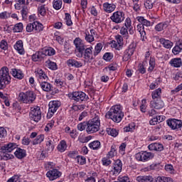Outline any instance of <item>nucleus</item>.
<instances>
[{
    "label": "nucleus",
    "instance_id": "1",
    "mask_svg": "<svg viewBox=\"0 0 182 182\" xmlns=\"http://www.w3.org/2000/svg\"><path fill=\"white\" fill-rule=\"evenodd\" d=\"M106 119H111L115 123H120L122 119L124 117V114L122 112L120 105L112 106L105 114Z\"/></svg>",
    "mask_w": 182,
    "mask_h": 182
},
{
    "label": "nucleus",
    "instance_id": "2",
    "mask_svg": "<svg viewBox=\"0 0 182 182\" xmlns=\"http://www.w3.org/2000/svg\"><path fill=\"white\" fill-rule=\"evenodd\" d=\"M99 130H100V118L95 115L94 118L87 122L86 132L88 134H92Z\"/></svg>",
    "mask_w": 182,
    "mask_h": 182
},
{
    "label": "nucleus",
    "instance_id": "3",
    "mask_svg": "<svg viewBox=\"0 0 182 182\" xmlns=\"http://www.w3.org/2000/svg\"><path fill=\"white\" fill-rule=\"evenodd\" d=\"M11 82V76L9 75V69L7 67H3L0 70V90L5 89L6 85Z\"/></svg>",
    "mask_w": 182,
    "mask_h": 182
},
{
    "label": "nucleus",
    "instance_id": "4",
    "mask_svg": "<svg viewBox=\"0 0 182 182\" xmlns=\"http://www.w3.org/2000/svg\"><path fill=\"white\" fill-rule=\"evenodd\" d=\"M16 146V144L15 143H9L1 146L0 149L1 151L0 152V160H9L11 155L8 153H11L13 150H15Z\"/></svg>",
    "mask_w": 182,
    "mask_h": 182
},
{
    "label": "nucleus",
    "instance_id": "5",
    "mask_svg": "<svg viewBox=\"0 0 182 182\" xmlns=\"http://www.w3.org/2000/svg\"><path fill=\"white\" fill-rule=\"evenodd\" d=\"M36 99V95L33 91H26V92H20L18 97V102L22 103H33Z\"/></svg>",
    "mask_w": 182,
    "mask_h": 182
},
{
    "label": "nucleus",
    "instance_id": "6",
    "mask_svg": "<svg viewBox=\"0 0 182 182\" xmlns=\"http://www.w3.org/2000/svg\"><path fill=\"white\" fill-rule=\"evenodd\" d=\"M69 99L70 100H74L76 103H82V102H87L89 99V96L86 95V93L83 92H70L68 95Z\"/></svg>",
    "mask_w": 182,
    "mask_h": 182
},
{
    "label": "nucleus",
    "instance_id": "7",
    "mask_svg": "<svg viewBox=\"0 0 182 182\" xmlns=\"http://www.w3.org/2000/svg\"><path fill=\"white\" fill-rule=\"evenodd\" d=\"M73 43L75 46V49L77 52H78V58H83V53L85 52V49L87 48L86 45H85V43H83V41L80 39V38L77 37L76 38Z\"/></svg>",
    "mask_w": 182,
    "mask_h": 182
},
{
    "label": "nucleus",
    "instance_id": "8",
    "mask_svg": "<svg viewBox=\"0 0 182 182\" xmlns=\"http://www.w3.org/2000/svg\"><path fill=\"white\" fill-rule=\"evenodd\" d=\"M166 124L171 130H176V132L182 129L181 119H168L166 120Z\"/></svg>",
    "mask_w": 182,
    "mask_h": 182
},
{
    "label": "nucleus",
    "instance_id": "9",
    "mask_svg": "<svg viewBox=\"0 0 182 182\" xmlns=\"http://www.w3.org/2000/svg\"><path fill=\"white\" fill-rule=\"evenodd\" d=\"M29 117L31 120H33V122L38 123V122H39V120L42 119V112H41V107H31V111L30 112Z\"/></svg>",
    "mask_w": 182,
    "mask_h": 182
},
{
    "label": "nucleus",
    "instance_id": "10",
    "mask_svg": "<svg viewBox=\"0 0 182 182\" xmlns=\"http://www.w3.org/2000/svg\"><path fill=\"white\" fill-rule=\"evenodd\" d=\"M122 168L123 164L122 163V161L120 159H117L112 166V169L109 171V174L117 177V176H119L120 173H122Z\"/></svg>",
    "mask_w": 182,
    "mask_h": 182
},
{
    "label": "nucleus",
    "instance_id": "11",
    "mask_svg": "<svg viewBox=\"0 0 182 182\" xmlns=\"http://www.w3.org/2000/svg\"><path fill=\"white\" fill-rule=\"evenodd\" d=\"M135 158L138 161H149L154 158V154L147 151H141L136 154Z\"/></svg>",
    "mask_w": 182,
    "mask_h": 182
},
{
    "label": "nucleus",
    "instance_id": "12",
    "mask_svg": "<svg viewBox=\"0 0 182 182\" xmlns=\"http://www.w3.org/2000/svg\"><path fill=\"white\" fill-rule=\"evenodd\" d=\"M110 19L114 23H122L124 21V14L121 11H115L111 16Z\"/></svg>",
    "mask_w": 182,
    "mask_h": 182
},
{
    "label": "nucleus",
    "instance_id": "13",
    "mask_svg": "<svg viewBox=\"0 0 182 182\" xmlns=\"http://www.w3.org/2000/svg\"><path fill=\"white\" fill-rule=\"evenodd\" d=\"M46 176L50 181H53L62 176V172L58 169H52L47 172Z\"/></svg>",
    "mask_w": 182,
    "mask_h": 182
},
{
    "label": "nucleus",
    "instance_id": "14",
    "mask_svg": "<svg viewBox=\"0 0 182 182\" xmlns=\"http://www.w3.org/2000/svg\"><path fill=\"white\" fill-rule=\"evenodd\" d=\"M93 49V47L90 46V48H86L84 50L82 58L85 59V60H94V59L96 58V56H95V53L92 50Z\"/></svg>",
    "mask_w": 182,
    "mask_h": 182
},
{
    "label": "nucleus",
    "instance_id": "15",
    "mask_svg": "<svg viewBox=\"0 0 182 182\" xmlns=\"http://www.w3.org/2000/svg\"><path fill=\"white\" fill-rule=\"evenodd\" d=\"M48 114L50 116H53L55 112L59 107H60V102L59 101H51L49 102Z\"/></svg>",
    "mask_w": 182,
    "mask_h": 182
},
{
    "label": "nucleus",
    "instance_id": "16",
    "mask_svg": "<svg viewBox=\"0 0 182 182\" xmlns=\"http://www.w3.org/2000/svg\"><path fill=\"white\" fill-rule=\"evenodd\" d=\"M135 48L136 46H134V43H132L129 46L128 48L124 51L123 60H125V62H127V60H129V59L132 58L133 53H134Z\"/></svg>",
    "mask_w": 182,
    "mask_h": 182
},
{
    "label": "nucleus",
    "instance_id": "17",
    "mask_svg": "<svg viewBox=\"0 0 182 182\" xmlns=\"http://www.w3.org/2000/svg\"><path fill=\"white\" fill-rule=\"evenodd\" d=\"M150 106L152 107V109H156L159 110L164 107V102L163 100H161V99L153 100L151 101Z\"/></svg>",
    "mask_w": 182,
    "mask_h": 182
},
{
    "label": "nucleus",
    "instance_id": "18",
    "mask_svg": "<svg viewBox=\"0 0 182 182\" xmlns=\"http://www.w3.org/2000/svg\"><path fill=\"white\" fill-rule=\"evenodd\" d=\"M148 149L151 151H163V150H164V146L161 143H153L148 146Z\"/></svg>",
    "mask_w": 182,
    "mask_h": 182
},
{
    "label": "nucleus",
    "instance_id": "19",
    "mask_svg": "<svg viewBox=\"0 0 182 182\" xmlns=\"http://www.w3.org/2000/svg\"><path fill=\"white\" fill-rule=\"evenodd\" d=\"M33 60L34 62H38L39 60H43L45 58H46V54L45 53V50L43 49L41 51H38L34 55L32 56Z\"/></svg>",
    "mask_w": 182,
    "mask_h": 182
},
{
    "label": "nucleus",
    "instance_id": "20",
    "mask_svg": "<svg viewBox=\"0 0 182 182\" xmlns=\"http://www.w3.org/2000/svg\"><path fill=\"white\" fill-rule=\"evenodd\" d=\"M116 9V4L113 3L106 2L103 4V10L107 14H112Z\"/></svg>",
    "mask_w": 182,
    "mask_h": 182
},
{
    "label": "nucleus",
    "instance_id": "21",
    "mask_svg": "<svg viewBox=\"0 0 182 182\" xmlns=\"http://www.w3.org/2000/svg\"><path fill=\"white\" fill-rule=\"evenodd\" d=\"M67 65L68 66L72 67V68H82L83 66V63L82 61H79L75 59H69L67 60Z\"/></svg>",
    "mask_w": 182,
    "mask_h": 182
},
{
    "label": "nucleus",
    "instance_id": "22",
    "mask_svg": "<svg viewBox=\"0 0 182 182\" xmlns=\"http://www.w3.org/2000/svg\"><path fill=\"white\" fill-rule=\"evenodd\" d=\"M36 76L40 82H43V80H48V75H46L42 69H38L36 71Z\"/></svg>",
    "mask_w": 182,
    "mask_h": 182
},
{
    "label": "nucleus",
    "instance_id": "23",
    "mask_svg": "<svg viewBox=\"0 0 182 182\" xmlns=\"http://www.w3.org/2000/svg\"><path fill=\"white\" fill-rule=\"evenodd\" d=\"M14 49L17 50V52L20 55L25 54V49H23V42L22 41H18L16 44L14 45Z\"/></svg>",
    "mask_w": 182,
    "mask_h": 182
},
{
    "label": "nucleus",
    "instance_id": "24",
    "mask_svg": "<svg viewBox=\"0 0 182 182\" xmlns=\"http://www.w3.org/2000/svg\"><path fill=\"white\" fill-rule=\"evenodd\" d=\"M16 150L14 152V155L17 159H19L20 160L26 157V151L25 149H22L21 148H17Z\"/></svg>",
    "mask_w": 182,
    "mask_h": 182
},
{
    "label": "nucleus",
    "instance_id": "25",
    "mask_svg": "<svg viewBox=\"0 0 182 182\" xmlns=\"http://www.w3.org/2000/svg\"><path fill=\"white\" fill-rule=\"evenodd\" d=\"M160 44L164 46L166 49H170L171 48H173V42H171L170 40H166V38H160L159 39Z\"/></svg>",
    "mask_w": 182,
    "mask_h": 182
},
{
    "label": "nucleus",
    "instance_id": "26",
    "mask_svg": "<svg viewBox=\"0 0 182 182\" xmlns=\"http://www.w3.org/2000/svg\"><path fill=\"white\" fill-rule=\"evenodd\" d=\"M136 181L138 182H153L154 178L151 176H139L136 177Z\"/></svg>",
    "mask_w": 182,
    "mask_h": 182
},
{
    "label": "nucleus",
    "instance_id": "27",
    "mask_svg": "<svg viewBox=\"0 0 182 182\" xmlns=\"http://www.w3.org/2000/svg\"><path fill=\"white\" fill-rule=\"evenodd\" d=\"M11 73L12 76H14V77H16V79H23V73H22V71L21 70L12 68Z\"/></svg>",
    "mask_w": 182,
    "mask_h": 182
},
{
    "label": "nucleus",
    "instance_id": "28",
    "mask_svg": "<svg viewBox=\"0 0 182 182\" xmlns=\"http://www.w3.org/2000/svg\"><path fill=\"white\" fill-rule=\"evenodd\" d=\"M40 86L44 92H50L52 90V88L53 87L50 83L46 82V81H42L40 84Z\"/></svg>",
    "mask_w": 182,
    "mask_h": 182
},
{
    "label": "nucleus",
    "instance_id": "29",
    "mask_svg": "<svg viewBox=\"0 0 182 182\" xmlns=\"http://www.w3.org/2000/svg\"><path fill=\"white\" fill-rule=\"evenodd\" d=\"M137 21L140 23V25H143V26H151V22L149 20H146L143 16H138L136 18Z\"/></svg>",
    "mask_w": 182,
    "mask_h": 182
},
{
    "label": "nucleus",
    "instance_id": "30",
    "mask_svg": "<svg viewBox=\"0 0 182 182\" xmlns=\"http://www.w3.org/2000/svg\"><path fill=\"white\" fill-rule=\"evenodd\" d=\"M169 63L173 68H180L181 66V58H173L171 60Z\"/></svg>",
    "mask_w": 182,
    "mask_h": 182
},
{
    "label": "nucleus",
    "instance_id": "31",
    "mask_svg": "<svg viewBox=\"0 0 182 182\" xmlns=\"http://www.w3.org/2000/svg\"><path fill=\"white\" fill-rule=\"evenodd\" d=\"M168 26V23L167 22L159 23L155 26V30L157 32H161V31H164V29H166Z\"/></svg>",
    "mask_w": 182,
    "mask_h": 182
},
{
    "label": "nucleus",
    "instance_id": "32",
    "mask_svg": "<svg viewBox=\"0 0 182 182\" xmlns=\"http://www.w3.org/2000/svg\"><path fill=\"white\" fill-rule=\"evenodd\" d=\"M46 148L48 151H53V149H55V139H48L46 142Z\"/></svg>",
    "mask_w": 182,
    "mask_h": 182
},
{
    "label": "nucleus",
    "instance_id": "33",
    "mask_svg": "<svg viewBox=\"0 0 182 182\" xmlns=\"http://www.w3.org/2000/svg\"><path fill=\"white\" fill-rule=\"evenodd\" d=\"M182 50V43L178 41L176 43V45L173 48L172 52L174 55H178Z\"/></svg>",
    "mask_w": 182,
    "mask_h": 182
},
{
    "label": "nucleus",
    "instance_id": "34",
    "mask_svg": "<svg viewBox=\"0 0 182 182\" xmlns=\"http://www.w3.org/2000/svg\"><path fill=\"white\" fill-rule=\"evenodd\" d=\"M46 66L51 70H56V69H58V65H56V63L53 62L50 60L46 61Z\"/></svg>",
    "mask_w": 182,
    "mask_h": 182
},
{
    "label": "nucleus",
    "instance_id": "35",
    "mask_svg": "<svg viewBox=\"0 0 182 182\" xmlns=\"http://www.w3.org/2000/svg\"><path fill=\"white\" fill-rule=\"evenodd\" d=\"M45 140V135L40 134L36 136V138L33 141L32 144L36 146V144H41L42 141Z\"/></svg>",
    "mask_w": 182,
    "mask_h": 182
},
{
    "label": "nucleus",
    "instance_id": "36",
    "mask_svg": "<svg viewBox=\"0 0 182 182\" xmlns=\"http://www.w3.org/2000/svg\"><path fill=\"white\" fill-rule=\"evenodd\" d=\"M117 150V149L116 148V145H112L111 146L110 151L108 152L107 156L109 157V159H113V157L115 156L116 154H117V153L116 152Z\"/></svg>",
    "mask_w": 182,
    "mask_h": 182
},
{
    "label": "nucleus",
    "instance_id": "37",
    "mask_svg": "<svg viewBox=\"0 0 182 182\" xmlns=\"http://www.w3.org/2000/svg\"><path fill=\"white\" fill-rule=\"evenodd\" d=\"M107 133L112 137H117L119 136V130L113 128H107Z\"/></svg>",
    "mask_w": 182,
    "mask_h": 182
},
{
    "label": "nucleus",
    "instance_id": "38",
    "mask_svg": "<svg viewBox=\"0 0 182 182\" xmlns=\"http://www.w3.org/2000/svg\"><path fill=\"white\" fill-rule=\"evenodd\" d=\"M90 149H92V150H99L100 149V141H94L89 144Z\"/></svg>",
    "mask_w": 182,
    "mask_h": 182
},
{
    "label": "nucleus",
    "instance_id": "39",
    "mask_svg": "<svg viewBox=\"0 0 182 182\" xmlns=\"http://www.w3.org/2000/svg\"><path fill=\"white\" fill-rule=\"evenodd\" d=\"M160 96H161V88H158L155 90L151 94L153 100H156V99L159 100V97H160Z\"/></svg>",
    "mask_w": 182,
    "mask_h": 182
},
{
    "label": "nucleus",
    "instance_id": "40",
    "mask_svg": "<svg viewBox=\"0 0 182 182\" xmlns=\"http://www.w3.org/2000/svg\"><path fill=\"white\" fill-rule=\"evenodd\" d=\"M46 5L43 4L38 7V14L41 16H45L46 15Z\"/></svg>",
    "mask_w": 182,
    "mask_h": 182
},
{
    "label": "nucleus",
    "instance_id": "41",
    "mask_svg": "<svg viewBox=\"0 0 182 182\" xmlns=\"http://www.w3.org/2000/svg\"><path fill=\"white\" fill-rule=\"evenodd\" d=\"M115 40L117 41V43L119 45L118 50H120L123 48V36L120 35L115 36Z\"/></svg>",
    "mask_w": 182,
    "mask_h": 182
},
{
    "label": "nucleus",
    "instance_id": "42",
    "mask_svg": "<svg viewBox=\"0 0 182 182\" xmlns=\"http://www.w3.org/2000/svg\"><path fill=\"white\" fill-rule=\"evenodd\" d=\"M102 49H103V46L102 45V43H98L95 47V50H94V56H95V58L97 56V55H99V53H100V52H102Z\"/></svg>",
    "mask_w": 182,
    "mask_h": 182
},
{
    "label": "nucleus",
    "instance_id": "43",
    "mask_svg": "<svg viewBox=\"0 0 182 182\" xmlns=\"http://www.w3.org/2000/svg\"><path fill=\"white\" fill-rule=\"evenodd\" d=\"M34 31L37 33L43 31V25L38 21H34Z\"/></svg>",
    "mask_w": 182,
    "mask_h": 182
},
{
    "label": "nucleus",
    "instance_id": "44",
    "mask_svg": "<svg viewBox=\"0 0 182 182\" xmlns=\"http://www.w3.org/2000/svg\"><path fill=\"white\" fill-rule=\"evenodd\" d=\"M66 147H68V146L66 145V141L63 140L58 145L57 149H58V151H60V153H63V151H65V150H66Z\"/></svg>",
    "mask_w": 182,
    "mask_h": 182
},
{
    "label": "nucleus",
    "instance_id": "45",
    "mask_svg": "<svg viewBox=\"0 0 182 182\" xmlns=\"http://www.w3.org/2000/svg\"><path fill=\"white\" fill-rule=\"evenodd\" d=\"M53 8L56 11H59L62 8V0H53Z\"/></svg>",
    "mask_w": 182,
    "mask_h": 182
},
{
    "label": "nucleus",
    "instance_id": "46",
    "mask_svg": "<svg viewBox=\"0 0 182 182\" xmlns=\"http://www.w3.org/2000/svg\"><path fill=\"white\" fill-rule=\"evenodd\" d=\"M120 33L122 34L123 38H124V39H128L129 38L128 28L124 26H122L121 28Z\"/></svg>",
    "mask_w": 182,
    "mask_h": 182
},
{
    "label": "nucleus",
    "instance_id": "47",
    "mask_svg": "<svg viewBox=\"0 0 182 182\" xmlns=\"http://www.w3.org/2000/svg\"><path fill=\"white\" fill-rule=\"evenodd\" d=\"M136 31H139L141 38H144V36H146V31H144V26H143V24H138L136 26Z\"/></svg>",
    "mask_w": 182,
    "mask_h": 182
},
{
    "label": "nucleus",
    "instance_id": "48",
    "mask_svg": "<svg viewBox=\"0 0 182 182\" xmlns=\"http://www.w3.org/2000/svg\"><path fill=\"white\" fill-rule=\"evenodd\" d=\"M13 31L16 33L22 32L23 31V24L22 23L15 24Z\"/></svg>",
    "mask_w": 182,
    "mask_h": 182
},
{
    "label": "nucleus",
    "instance_id": "49",
    "mask_svg": "<svg viewBox=\"0 0 182 182\" xmlns=\"http://www.w3.org/2000/svg\"><path fill=\"white\" fill-rule=\"evenodd\" d=\"M44 52L46 54V56H53L56 52L55 51V49L52 47H49L48 48H44Z\"/></svg>",
    "mask_w": 182,
    "mask_h": 182
},
{
    "label": "nucleus",
    "instance_id": "50",
    "mask_svg": "<svg viewBox=\"0 0 182 182\" xmlns=\"http://www.w3.org/2000/svg\"><path fill=\"white\" fill-rule=\"evenodd\" d=\"M154 68H156V60L153 58H151L149 60V67L148 68V72H153V70H154Z\"/></svg>",
    "mask_w": 182,
    "mask_h": 182
},
{
    "label": "nucleus",
    "instance_id": "51",
    "mask_svg": "<svg viewBox=\"0 0 182 182\" xmlns=\"http://www.w3.org/2000/svg\"><path fill=\"white\" fill-rule=\"evenodd\" d=\"M156 182H173V179L170 177L158 176Z\"/></svg>",
    "mask_w": 182,
    "mask_h": 182
},
{
    "label": "nucleus",
    "instance_id": "52",
    "mask_svg": "<svg viewBox=\"0 0 182 182\" xmlns=\"http://www.w3.org/2000/svg\"><path fill=\"white\" fill-rule=\"evenodd\" d=\"M86 127H87V122H81L78 124L77 126V129L80 132H83V130H85Z\"/></svg>",
    "mask_w": 182,
    "mask_h": 182
},
{
    "label": "nucleus",
    "instance_id": "53",
    "mask_svg": "<svg viewBox=\"0 0 182 182\" xmlns=\"http://www.w3.org/2000/svg\"><path fill=\"white\" fill-rule=\"evenodd\" d=\"M85 41L89 42V43H92L93 41H95V37L89 33V31L85 32Z\"/></svg>",
    "mask_w": 182,
    "mask_h": 182
},
{
    "label": "nucleus",
    "instance_id": "54",
    "mask_svg": "<svg viewBox=\"0 0 182 182\" xmlns=\"http://www.w3.org/2000/svg\"><path fill=\"white\" fill-rule=\"evenodd\" d=\"M104 60L106 62H110L113 59V53H105L103 55Z\"/></svg>",
    "mask_w": 182,
    "mask_h": 182
},
{
    "label": "nucleus",
    "instance_id": "55",
    "mask_svg": "<svg viewBox=\"0 0 182 182\" xmlns=\"http://www.w3.org/2000/svg\"><path fill=\"white\" fill-rule=\"evenodd\" d=\"M133 9L135 11V12H139L140 11V8L141 6V1H134L133 2Z\"/></svg>",
    "mask_w": 182,
    "mask_h": 182
},
{
    "label": "nucleus",
    "instance_id": "56",
    "mask_svg": "<svg viewBox=\"0 0 182 182\" xmlns=\"http://www.w3.org/2000/svg\"><path fill=\"white\" fill-rule=\"evenodd\" d=\"M65 21L68 26H71L73 25L72 16L68 13H65Z\"/></svg>",
    "mask_w": 182,
    "mask_h": 182
},
{
    "label": "nucleus",
    "instance_id": "57",
    "mask_svg": "<svg viewBox=\"0 0 182 182\" xmlns=\"http://www.w3.org/2000/svg\"><path fill=\"white\" fill-rule=\"evenodd\" d=\"M102 163L104 166H110L112 164V160L107 156V157L102 158Z\"/></svg>",
    "mask_w": 182,
    "mask_h": 182
},
{
    "label": "nucleus",
    "instance_id": "58",
    "mask_svg": "<svg viewBox=\"0 0 182 182\" xmlns=\"http://www.w3.org/2000/svg\"><path fill=\"white\" fill-rule=\"evenodd\" d=\"M166 171H168L171 174H174V167L171 164H167L165 166Z\"/></svg>",
    "mask_w": 182,
    "mask_h": 182
},
{
    "label": "nucleus",
    "instance_id": "59",
    "mask_svg": "<svg viewBox=\"0 0 182 182\" xmlns=\"http://www.w3.org/2000/svg\"><path fill=\"white\" fill-rule=\"evenodd\" d=\"M11 17V14L7 11L0 13V19H8Z\"/></svg>",
    "mask_w": 182,
    "mask_h": 182
},
{
    "label": "nucleus",
    "instance_id": "60",
    "mask_svg": "<svg viewBox=\"0 0 182 182\" xmlns=\"http://www.w3.org/2000/svg\"><path fill=\"white\" fill-rule=\"evenodd\" d=\"M76 160H77V163L81 164V166H83V164H86V158H85L82 156L78 155Z\"/></svg>",
    "mask_w": 182,
    "mask_h": 182
},
{
    "label": "nucleus",
    "instance_id": "61",
    "mask_svg": "<svg viewBox=\"0 0 182 182\" xmlns=\"http://www.w3.org/2000/svg\"><path fill=\"white\" fill-rule=\"evenodd\" d=\"M26 29V32H33V31H35L34 22L27 24Z\"/></svg>",
    "mask_w": 182,
    "mask_h": 182
},
{
    "label": "nucleus",
    "instance_id": "62",
    "mask_svg": "<svg viewBox=\"0 0 182 182\" xmlns=\"http://www.w3.org/2000/svg\"><path fill=\"white\" fill-rule=\"evenodd\" d=\"M144 6L146 9H151L153 8V1H151V0H147L144 3Z\"/></svg>",
    "mask_w": 182,
    "mask_h": 182
},
{
    "label": "nucleus",
    "instance_id": "63",
    "mask_svg": "<svg viewBox=\"0 0 182 182\" xmlns=\"http://www.w3.org/2000/svg\"><path fill=\"white\" fill-rule=\"evenodd\" d=\"M97 173H92V176L88 177L85 181L87 182H96V178L95 177H96Z\"/></svg>",
    "mask_w": 182,
    "mask_h": 182
},
{
    "label": "nucleus",
    "instance_id": "64",
    "mask_svg": "<svg viewBox=\"0 0 182 182\" xmlns=\"http://www.w3.org/2000/svg\"><path fill=\"white\" fill-rule=\"evenodd\" d=\"M118 182H130V179L127 176H122L119 178Z\"/></svg>",
    "mask_w": 182,
    "mask_h": 182
}]
</instances>
